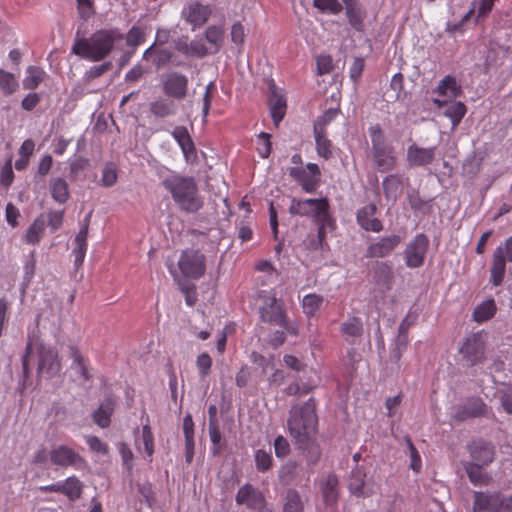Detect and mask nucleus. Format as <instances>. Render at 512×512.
Listing matches in <instances>:
<instances>
[{
  "mask_svg": "<svg viewBox=\"0 0 512 512\" xmlns=\"http://www.w3.org/2000/svg\"><path fill=\"white\" fill-rule=\"evenodd\" d=\"M287 427L307 461L311 464L318 462L321 457V448L316 439L318 432L316 400L311 397L303 404L292 405Z\"/></svg>",
  "mask_w": 512,
  "mask_h": 512,
  "instance_id": "nucleus-1",
  "label": "nucleus"
},
{
  "mask_svg": "<svg viewBox=\"0 0 512 512\" xmlns=\"http://www.w3.org/2000/svg\"><path fill=\"white\" fill-rule=\"evenodd\" d=\"M470 460L462 462L463 469L474 486H489L493 482L492 475L486 471L496 458L494 444L482 438L470 441L466 446Z\"/></svg>",
  "mask_w": 512,
  "mask_h": 512,
  "instance_id": "nucleus-2",
  "label": "nucleus"
},
{
  "mask_svg": "<svg viewBox=\"0 0 512 512\" xmlns=\"http://www.w3.org/2000/svg\"><path fill=\"white\" fill-rule=\"evenodd\" d=\"M123 39L118 29H101L88 38H76L71 53L89 61L98 62L105 59L117 42Z\"/></svg>",
  "mask_w": 512,
  "mask_h": 512,
  "instance_id": "nucleus-3",
  "label": "nucleus"
},
{
  "mask_svg": "<svg viewBox=\"0 0 512 512\" xmlns=\"http://www.w3.org/2000/svg\"><path fill=\"white\" fill-rule=\"evenodd\" d=\"M291 215L311 217L318 226V238L322 241L326 237L327 229L335 228V219L330 214V205L327 198L297 199L293 198L289 207Z\"/></svg>",
  "mask_w": 512,
  "mask_h": 512,
  "instance_id": "nucleus-4",
  "label": "nucleus"
},
{
  "mask_svg": "<svg viewBox=\"0 0 512 512\" xmlns=\"http://www.w3.org/2000/svg\"><path fill=\"white\" fill-rule=\"evenodd\" d=\"M163 185L180 210L195 213L202 208L203 199L194 178L176 174L164 179Z\"/></svg>",
  "mask_w": 512,
  "mask_h": 512,
  "instance_id": "nucleus-5",
  "label": "nucleus"
},
{
  "mask_svg": "<svg viewBox=\"0 0 512 512\" xmlns=\"http://www.w3.org/2000/svg\"><path fill=\"white\" fill-rule=\"evenodd\" d=\"M258 298L261 301L259 307L261 319L274 325H279L287 330L295 333L294 327L287 325L285 320V311L281 301H278L276 294L273 290H261L258 293Z\"/></svg>",
  "mask_w": 512,
  "mask_h": 512,
  "instance_id": "nucleus-6",
  "label": "nucleus"
},
{
  "mask_svg": "<svg viewBox=\"0 0 512 512\" xmlns=\"http://www.w3.org/2000/svg\"><path fill=\"white\" fill-rule=\"evenodd\" d=\"M372 156L377 169L387 172L395 168L397 158L391 146L387 145L378 128H372Z\"/></svg>",
  "mask_w": 512,
  "mask_h": 512,
  "instance_id": "nucleus-7",
  "label": "nucleus"
},
{
  "mask_svg": "<svg viewBox=\"0 0 512 512\" xmlns=\"http://www.w3.org/2000/svg\"><path fill=\"white\" fill-rule=\"evenodd\" d=\"M506 260L512 263V236L494 251L490 269L491 282L494 286H499L504 279Z\"/></svg>",
  "mask_w": 512,
  "mask_h": 512,
  "instance_id": "nucleus-8",
  "label": "nucleus"
},
{
  "mask_svg": "<svg viewBox=\"0 0 512 512\" xmlns=\"http://www.w3.org/2000/svg\"><path fill=\"white\" fill-rule=\"evenodd\" d=\"M211 14L212 9L210 5L191 0L183 6L181 18L190 25L191 29L194 31L204 26Z\"/></svg>",
  "mask_w": 512,
  "mask_h": 512,
  "instance_id": "nucleus-9",
  "label": "nucleus"
},
{
  "mask_svg": "<svg viewBox=\"0 0 512 512\" xmlns=\"http://www.w3.org/2000/svg\"><path fill=\"white\" fill-rule=\"evenodd\" d=\"M429 247V239L423 234H417L404 250L405 264L409 268H419L424 264Z\"/></svg>",
  "mask_w": 512,
  "mask_h": 512,
  "instance_id": "nucleus-10",
  "label": "nucleus"
},
{
  "mask_svg": "<svg viewBox=\"0 0 512 512\" xmlns=\"http://www.w3.org/2000/svg\"><path fill=\"white\" fill-rule=\"evenodd\" d=\"M289 175L296 180L307 193L314 192L320 184L321 171L319 166L315 163H307L305 168L291 167L289 168Z\"/></svg>",
  "mask_w": 512,
  "mask_h": 512,
  "instance_id": "nucleus-11",
  "label": "nucleus"
},
{
  "mask_svg": "<svg viewBox=\"0 0 512 512\" xmlns=\"http://www.w3.org/2000/svg\"><path fill=\"white\" fill-rule=\"evenodd\" d=\"M188 78L186 75L171 71L165 73L161 79V86L163 93L176 100H183L188 92Z\"/></svg>",
  "mask_w": 512,
  "mask_h": 512,
  "instance_id": "nucleus-12",
  "label": "nucleus"
},
{
  "mask_svg": "<svg viewBox=\"0 0 512 512\" xmlns=\"http://www.w3.org/2000/svg\"><path fill=\"white\" fill-rule=\"evenodd\" d=\"M178 265L186 277L199 278L205 272V257L199 251L186 250L182 253Z\"/></svg>",
  "mask_w": 512,
  "mask_h": 512,
  "instance_id": "nucleus-13",
  "label": "nucleus"
},
{
  "mask_svg": "<svg viewBox=\"0 0 512 512\" xmlns=\"http://www.w3.org/2000/svg\"><path fill=\"white\" fill-rule=\"evenodd\" d=\"M52 464L60 467H80L85 464L83 457L66 445H59L49 452Z\"/></svg>",
  "mask_w": 512,
  "mask_h": 512,
  "instance_id": "nucleus-14",
  "label": "nucleus"
},
{
  "mask_svg": "<svg viewBox=\"0 0 512 512\" xmlns=\"http://www.w3.org/2000/svg\"><path fill=\"white\" fill-rule=\"evenodd\" d=\"M487 414V405L479 397L469 398L463 405L456 407L453 418L457 422H463L470 418H478Z\"/></svg>",
  "mask_w": 512,
  "mask_h": 512,
  "instance_id": "nucleus-15",
  "label": "nucleus"
},
{
  "mask_svg": "<svg viewBox=\"0 0 512 512\" xmlns=\"http://www.w3.org/2000/svg\"><path fill=\"white\" fill-rule=\"evenodd\" d=\"M436 147H421L412 143L407 148L406 161L410 167L430 165L436 156Z\"/></svg>",
  "mask_w": 512,
  "mask_h": 512,
  "instance_id": "nucleus-16",
  "label": "nucleus"
},
{
  "mask_svg": "<svg viewBox=\"0 0 512 512\" xmlns=\"http://www.w3.org/2000/svg\"><path fill=\"white\" fill-rule=\"evenodd\" d=\"M401 243L398 235H389L380 238L377 242L369 245L366 251L368 258H384L390 255Z\"/></svg>",
  "mask_w": 512,
  "mask_h": 512,
  "instance_id": "nucleus-17",
  "label": "nucleus"
},
{
  "mask_svg": "<svg viewBox=\"0 0 512 512\" xmlns=\"http://www.w3.org/2000/svg\"><path fill=\"white\" fill-rule=\"evenodd\" d=\"M235 500L237 504L253 510L266 504L264 495L248 483L239 488Z\"/></svg>",
  "mask_w": 512,
  "mask_h": 512,
  "instance_id": "nucleus-18",
  "label": "nucleus"
},
{
  "mask_svg": "<svg viewBox=\"0 0 512 512\" xmlns=\"http://www.w3.org/2000/svg\"><path fill=\"white\" fill-rule=\"evenodd\" d=\"M499 491H475L473 512H497Z\"/></svg>",
  "mask_w": 512,
  "mask_h": 512,
  "instance_id": "nucleus-19",
  "label": "nucleus"
},
{
  "mask_svg": "<svg viewBox=\"0 0 512 512\" xmlns=\"http://www.w3.org/2000/svg\"><path fill=\"white\" fill-rule=\"evenodd\" d=\"M377 207L375 204H369L358 210L356 214L357 223L366 231L380 232L383 229L382 222L375 217Z\"/></svg>",
  "mask_w": 512,
  "mask_h": 512,
  "instance_id": "nucleus-20",
  "label": "nucleus"
},
{
  "mask_svg": "<svg viewBox=\"0 0 512 512\" xmlns=\"http://www.w3.org/2000/svg\"><path fill=\"white\" fill-rule=\"evenodd\" d=\"M171 135L181 148L187 161L196 157L194 142L185 126H176L171 132Z\"/></svg>",
  "mask_w": 512,
  "mask_h": 512,
  "instance_id": "nucleus-21",
  "label": "nucleus"
},
{
  "mask_svg": "<svg viewBox=\"0 0 512 512\" xmlns=\"http://www.w3.org/2000/svg\"><path fill=\"white\" fill-rule=\"evenodd\" d=\"M115 405L116 402L112 396L106 397L92 415L94 423L101 428H107L111 423V415L114 412Z\"/></svg>",
  "mask_w": 512,
  "mask_h": 512,
  "instance_id": "nucleus-22",
  "label": "nucleus"
},
{
  "mask_svg": "<svg viewBox=\"0 0 512 512\" xmlns=\"http://www.w3.org/2000/svg\"><path fill=\"white\" fill-rule=\"evenodd\" d=\"M374 281L383 291L392 288L394 273L390 265L385 262H377L373 267Z\"/></svg>",
  "mask_w": 512,
  "mask_h": 512,
  "instance_id": "nucleus-23",
  "label": "nucleus"
},
{
  "mask_svg": "<svg viewBox=\"0 0 512 512\" xmlns=\"http://www.w3.org/2000/svg\"><path fill=\"white\" fill-rule=\"evenodd\" d=\"M88 227V221H86L74 239L75 247L73 254L75 256L74 264L76 267H80L84 262L87 252Z\"/></svg>",
  "mask_w": 512,
  "mask_h": 512,
  "instance_id": "nucleus-24",
  "label": "nucleus"
},
{
  "mask_svg": "<svg viewBox=\"0 0 512 512\" xmlns=\"http://www.w3.org/2000/svg\"><path fill=\"white\" fill-rule=\"evenodd\" d=\"M271 96L269 99L270 113L273 122L276 126L282 121L286 113V100L284 97L273 89V85H270Z\"/></svg>",
  "mask_w": 512,
  "mask_h": 512,
  "instance_id": "nucleus-25",
  "label": "nucleus"
},
{
  "mask_svg": "<svg viewBox=\"0 0 512 512\" xmlns=\"http://www.w3.org/2000/svg\"><path fill=\"white\" fill-rule=\"evenodd\" d=\"M488 342L489 335L484 331L471 334L465 339L460 352H480L487 349Z\"/></svg>",
  "mask_w": 512,
  "mask_h": 512,
  "instance_id": "nucleus-26",
  "label": "nucleus"
},
{
  "mask_svg": "<svg viewBox=\"0 0 512 512\" xmlns=\"http://www.w3.org/2000/svg\"><path fill=\"white\" fill-rule=\"evenodd\" d=\"M49 189L54 201L60 204L68 201L70 196L69 185L65 179L60 177L52 178L49 182Z\"/></svg>",
  "mask_w": 512,
  "mask_h": 512,
  "instance_id": "nucleus-27",
  "label": "nucleus"
},
{
  "mask_svg": "<svg viewBox=\"0 0 512 512\" xmlns=\"http://www.w3.org/2000/svg\"><path fill=\"white\" fill-rule=\"evenodd\" d=\"M60 371V361L57 354H39L38 372L52 377Z\"/></svg>",
  "mask_w": 512,
  "mask_h": 512,
  "instance_id": "nucleus-28",
  "label": "nucleus"
},
{
  "mask_svg": "<svg viewBox=\"0 0 512 512\" xmlns=\"http://www.w3.org/2000/svg\"><path fill=\"white\" fill-rule=\"evenodd\" d=\"M156 46L151 45L143 53V59H150L153 57V63L157 68L166 65L172 58L173 53L169 49H157Z\"/></svg>",
  "mask_w": 512,
  "mask_h": 512,
  "instance_id": "nucleus-29",
  "label": "nucleus"
},
{
  "mask_svg": "<svg viewBox=\"0 0 512 512\" xmlns=\"http://www.w3.org/2000/svg\"><path fill=\"white\" fill-rule=\"evenodd\" d=\"M439 95L456 98L461 93V87L453 76H445L438 84L436 90Z\"/></svg>",
  "mask_w": 512,
  "mask_h": 512,
  "instance_id": "nucleus-30",
  "label": "nucleus"
},
{
  "mask_svg": "<svg viewBox=\"0 0 512 512\" xmlns=\"http://www.w3.org/2000/svg\"><path fill=\"white\" fill-rule=\"evenodd\" d=\"M340 331L346 339L354 341L363 334V324L361 319L358 317L349 318L341 324Z\"/></svg>",
  "mask_w": 512,
  "mask_h": 512,
  "instance_id": "nucleus-31",
  "label": "nucleus"
},
{
  "mask_svg": "<svg viewBox=\"0 0 512 512\" xmlns=\"http://www.w3.org/2000/svg\"><path fill=\"white\" fill-rule=\"evenodd\" d=\"M314 136L317 154L324 159H329L332 156V144L331 141L326 137L325 130L314 126Z\"/></svg>",
  "mask_w": 512,
  "mask_h": 512,
  "instance_id": "nucleus-32",
  "label": "nucleus"
},
{
  "mask_svg": "<svg viewBox=\"0 0 512 512\" xmlns=\"http://www.w3.org/2000/svg\"><path fill=\"white\" fill-rule=\"evenodd\" d=\"M150 112L157 118H165L176 113V107L173 102L166 99H157L150 103Z\"/></svg>",
  "mask_w": 512,
  "mask_h": 512,
  "instance_id": "nucleus-33",
  "label": "nucleus"
},
{
  "mask_svg": "<svg viewBox=\"0 0 512 512\" xmlns=\"http://www.w3.org/2000/svg\"><path fill=\"white\" fill-rule=\"evenodd\" d=\"M382 184L386 198L393 202L396 201L401 191V177L395 174L388 175L383 179Z\"/></svg>",
  "mask_w": 512,
  "mask_h": 512,
  "instance_id": "nucleus-34",
  "label": "nucleus"
},
{
  "mask_svg": "<svg viewBox=\"0 0 512 512\" xmlns=\"http://www.w3.org/2000/svg\"><path fill=\"white\" fill-rule=\"evenodd\" d=\"M365 478L366 473L365 470L357 466L355 469L351 472L350 482H349V488L350 491L358 496H364L367 495L365 492Z\"/></svg>",
  "mask_w": 512,
  "mask_h": 512,
  "instance_id": "nucleus-35",
  "label": "nucleus"
},
{
  "mask_svg": "<svg viewBox=\"0 0 512 512\" xmlns=\"http://www.w3.org/2000/svg\"><path fill=\"white\" fill-rule=\"evenodd\" d=\"M284 500L283 512H304V503L295 489H288Z\"/></svg>",
  "mask_w": 512,
  "mask_h": 512,
  "instance_id": "nucleus-36",
  "label": "nucleus"
},
{
  "mask_svg": "<svg viewBox=\"0 0 512 512\" xmlns=\"http://www.w3.org/2000/svg\"><path fill=\"white\" fill-rule=\"evenodd\" d=\"M324 303V298L316 293L307 294L302 300V308L305 315L312 317L319 311Z\"/></svg>",
  "mask_w": 512,
  "mask_h": 512,
  "instance_id": "nucleus-37",
  "label": "nucleus"
},
{
  "mask_svg": "<svg viewBox=\"0 0 512 512\" xmlns=\"http://www.w3.org/2000/svg\"><path fill=\"white\" fill-rule=\"evenodd\" d=\"M496 312V305L494 300L489 299L479 304L474 312L473 318L476 322L482 323L494 316Z\"/></svg>",
  "mask_w": 512,
  "mask_h": 512,
  "instance_id": "nucleus-38",
  "label": "nucleus"
},
{
  "mask_svg": "<svg viewBox=\"0 0 512 512\" xmlns=\"http://www.w3.org/2000/svg\"><path fill=\"white\" fill-rule=\"evenodd\" d=\"M62 488L63 494L71 501H75L81 497L83 485L78 478L72 476L62 483Z\"/></svg>",
  "mask_w": 512,
  "mask_h": 512,
  "instance_id": "nucleus-39",
  "label": "nucleus"
},
{
  "mask_svg": "<svg viewBox=\"0 0 512 512\" xmlns=\"http://www.w3.org/2000/svg\"><path fill=\"white\" fill-rule=\"evenodd\" d=\"M338 479L335 475H328L323 486H322V494L325 503L333 504L336 502L338 497Z\"/></svg>",
  "mask_w": 512,
  "mask_h": 512,
  "instance_id": "nucleus-40",
  "label": "nucleus"
},
{
  "mask_svg": "<svg viewBox=\"0 0 512 512\" xmlns=\"http://www.w3.org/2000/svg\"><path fill=\"white\" fill-rule=\"evenodd\" d=\"M466 106L463 102H453L445 110V116L452 122V128H455L466 114Z\"/></svg>",
  "mask_w": 512,
  "mask_h": 512,
  "instance_id": "nucleus-41",
  "label": "nucleus"
},
{
  "mask_svg": "<svg viewBox=\"0 0 512 512\" xmlns=\"http://www.w3.org/2000/svg\"><path fill=\"white\" fill-rule=\"evenodd\" d=\"M346 16L350 25L357 31L363 30V21L365 17L364 11L356 5L346 6Z\"/></svg>",
  "mask_w": 512,
  "mask_h": 512,
  "instance_id": "nucleus-42",
  "label": "nucleus"
},
{
  "mask_svg": "<svg viewBox=\"0 0 512 512\" xmlns=\"http://www.w3.org/2000/svg\"><path fill=\"white\" fill-rule=\"evenodd\" d=\"M45 72L34 66H30L27 69V75L23 80V86L25 89H35L45 77Z\"/></svg>",
  "mask_w": 512,
  "mask_h": 512,
  "instance_id": "nucleus-43",
  "label": "nucleus"
},
{
  "mask_svg": "<svg viewBox=\"0 0 512 512\" xmlns=\"http://www.w3.org/2000/svg\"><path fill=\"white\" fill-rule=\"evenodd\" d=\"M23 283H22V292L25 293V290L30 286L32 279L34 278L36 272V259L35 252L32 251L29 254V259L24 263L23 266Z\"/></svg>",
  "mask_w": 512,
  "mask_h": 512,
  "instance_id": "nucleus-44",
  "label": "nucleus"
},
{
  "mask_svg": "<svg viewBox=\"0 0 512 512\" xmlns=\"http://www.w3.org/2000/svg\"><path fill=\"white\" fill-rule=\"evenodd\" d=\"M44 232V221L36 219L28 228L24 240L27 244H37Z\"/></svg>",
  "mask_w": 512,
  "mask_h": 512,
  "instance_id": "nucleus-45",
  "label": "nucleus"
},
{
  "mask_svg": "<svg viewBox=\"0 0 512 512\" xmlns=\"http://www.w3.org/2000/svg\"><path fill=\"white\" fill-rule=\"evenodd\" d=\"M118 179L116 165L112 162L106 163L102 169V176L100 183L103 187L113 186Z\"/></svg>",
  "mask_w": 512,
  "mask_h": 512,
  "instance_id": "nucleus-46",
  "label": "nucleus"
},
{
  "mask_svg": "<svg viewBox=\"0 0 512 512\" xmlns=\"http://www.w3.org/2000/svg\"><path fill=\"white\" fill-rule=\"evenodd\" d=\"M209 436L213 445L212 454L213 456H219L222 453L223 443L218 424L211 423L209 425Z\"/></svg>",
  "mask_w": 512,
  "mask_h": 512,
  "instance_id": "nucleus-47",
  "label": "nucleus"
},
{
  "mask_svg": "<svg viewBox=\"0 0 512 512\" xmlns=\"http://www.w3.org/2000/svg\"><path fill=\"white\" fill-rule=\"evenodd\" d=\"M273 459L270 453L263 449L255 452L256 469L260 472L268 471L272 467Z\"/></svg>",
  "mask_w": 512,
  "mask_h": 512,
  "instance_id": "nucleus-48",
  "label": "nucleus"
},
{
  "mask_svg": "<svg viewBox=\"0 0 512 512\" xmlns=\"http://www.w3.org/2000/svg\"><path fill=\"white\" fill-rule=\"evenodd\" d=\"M18 87V83L13 74L0 70V88L5 94L13 93Z\"/></svg>",
  "mask_w": 512,
  "mask_h": 512,
  "instance_id": "nucleus-49",
  "label": "nucleus"
},
{
  "mask_svg": "<svg viewBox=\"0 0 512 512\" xmlns=\"http://www.w3.org/2000/svg\"><path fill=\"white\" fill-rule=\"evenodd\" d=\"M145 41V31L139 26H133L126 35V44L130 47H137Z\"/></svg>",
  "mask_w": 512,
  "mask_h": 512,
  "instance_id": "nucleus-50",
  "label": "nucleus"
},
{
  "mask_svg": "<svg viewBox=\"0 0 512 512\" xmlns=\"http://www.w3.org/2000/svg\"><path fill=\"white\" fill-rule=\"evenodd\" d=\"M297 470V464L294 461L286 462L279 470V479L282 483L289 484L293 481Z\"/></svg>",
  "mask_w": 512,
  "mask_h": 512,
  "instance_id": "nucleus-51",
  "label": "nucleus"
},
{
  "mask_svg": "<svg viewBox=\"0 0 512 512\" xmlns=\"http://www.w3.org/2000/svg\"><path fill=\"white\" fill-rule=\"evenodd\" d=\"M314 6L331 14H337L342 10V5L338 0H314Z\"/></svg>",
  "mask_w": 512,
  "mask_h": 512,
  "instance_id": "nucleus-52",
  "label": "nucleus"
},
{
  "mask_svg": "<svg viewBox=\"0 0 512 512\" xmlns=\"http://www.w3.org/2000/svg\"><path fill=\"white\" fill-rule=\"evenodd\" d=\"M257 151L262 158L269 157L271 153V140L270 135L265 132H261L257 138Z\"/></svg>",
  "mask_w": 512,
  "mask_h": 512,
  "instance_id": "nucleus-53",
  "label": "nucleus"
},
{
  "mask_svg": "<svg viewBox=\"0 0 512 512\" xmlns=\"http://www.w3.org/2000/svg\"><path fill=\"white\" fill-rule=\"evenodd\" d=\"M111 68L112 63L110 61L104 62L98 66H93L85 72L84 79L85 81L90 82L93 79L100 77L101 75L109 71Z\"/></svg>",
  "mask_w": 512,
  "mask_h": 512,
  "instance_id": "nucleus-54",
  "label": "nucleus"
},
{
  "mask_svg": "<svg viewBox=\"0 0 512 512\" xmlns=\"http://www.w3.org/2000/svg\"><path fill=\"white\" fill-rule=\"evenodd\" d=\"M405 442L407 444V448L409 450V454H410V458H411L410 468L412 470H414L415 472H418L421 468L420 455H419L416 447L412 443V440L409 436L405 437Z\"/></svg>",
  "mask_w": 512,
  "mask_h": 512,
  "instance_id": "nucleus-55",
  "label": "nucleus"
},
{
  "mask_svg": "<svg viewBox=\"0 0 512 512\" xmlns=\"http://www.w3.org/2000/svg\"><path fill=\"white\" fill-rule=\"evenodd\" d=\"M208 50L203 42L194 40L189 43V50H184V54L188 56L204 57Z\"/></svg>",
  "mask_w": 512,
  "mask_h": 512,
  "instance_id": "nucleus-56",
  "label": "nucleus"
},
{
  "mask_svg": "<svg viewBox=\"0 0 512 512\" xmlns=\"http://www.w3.org/2000/svg\"><path fill=\"white\" fill-rule=\"evenodd\" d=\"M205 38L209 43L219 46L223 41V32L217 26H209L205 31Z\"/></svg>",
  "mask_w": 512,
  "mask_h": 512,
  "instance_id": "nucleus-57",
  "label": "nucleus"
},
{
  "mask_svg": "<svg viewBox=\"0 0 512 512\" xmlns=\"http://www.w3.org/2000/svg\"><path fill=\"white\" fill-rule=\"evenodd\" d=\"M86 442L94 452L106 455L109 452L108 446L97 436H88Z\"/></svg>",
  "mask_w": 512,
  "mask_h": 512,
  "instance_id": "nucleus-58",
  "label": "nucleus"
},
{
  "mask_svg": "<svg viewBox=\"0 0 512 512\" xmlns=\"http://www.w3.org/2000/svg\"><path fill=\"white\" fill-rule=\"evenodd\" d=\"M274 450L277 457H286L290 452V445L286 438L277 436L274 440Z\"/></svg>",
  "mask_w": 512,
  "mask_h": 512,
  "instance_id": "nucleus-59",
  "label": "nucleus"
},
{
  "mask_svg": "<svg viewBox=\"0 0 512 512\" xmlns=\"http://www.w3.org/2000/svg\"><path fill=\"white\" fill-rule=\"evenodd\" d=\"M142 440L144 450L148 456H152L154 452L153 434L149 425H144L142 428Z\"/></svg>",
  "mask_w": 512,
  "mask_h": 512,
  "instance_id": "nucleus-60",
  "label": "nucleus"
},
{
  "mask_svg": "<svg viewBox=\"0 0 512 512\" xmlns=\"http://www.w3.org/2000/svg\"><path fill=\"white\" fill-rule=\"evenodd\" d=\"M317 69L320 75L327 74L333 69L332 58L329 55H320L316 59Z\"/></svg>",
  "mask_w": 512,
  "mask_h": 512,
  "instance_id": "nucleus-61",
  "label": "nucleus"
},
{
  "mask_svg": "<svg viewBox=\"0 0 512 512\" xmlns=\"http://www.w3.org/2000/svg\"><path fill=\"white\" fill-rule=\"evenodd\" d=\"M339 112V109L337 108H331L324 112L323 115H321L314 126H317L319 128H322L324 130V127L329 124L333 119L337 116Z\"/></svg>",
  "mask_w": 512,
  "mask_h": 512,
  "instance_id": "nucleus-62",
  "label": "nucleus"
},
{
  "mask_svg": "<svg viewBox=\"0 0 512 512\" xmlns=\"http://www.w3.org/2000/svg\"><path fill=\"white\" fill-rule=\"evenodd\" d=\"M231 39L237 45H242L245 40V29L241 23H235L231 27Z\"/></svg>",
  "mask_w": 512,
  "mask_h": 512,
  "instance_id": "nucleus-63",
  "label": "nucleus"
},
{
  "mask_svg": "<svg viewBox=\"0 0 512 512\" xmlns=\"http://www.w3.org/2000/svg\"><path fill=\"white\" fill-rule=\"evenodd\" d=\"M497 512H512V494L505 495L499 491Z\"/></svg>",
  "mask_w": 512,
  "mask_h": 512,
  "instance_id": "nucleus-64",
  "label": "nucleus"
}]
</instances>
